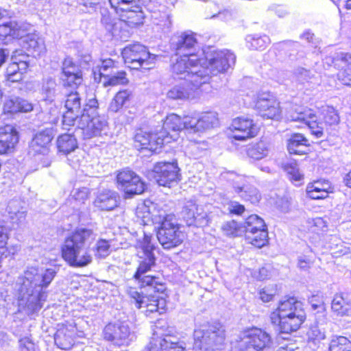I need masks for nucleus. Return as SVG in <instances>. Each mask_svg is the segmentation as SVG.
<instances>
[{
    "mask_svg": "<svg viewBox=\"0 0 351 351\" xmlns=\"http://www.w3.org/2000/svg\"><path fill=\"white\" fill-rule=\"evenodd\" d=\"M56 274L55 268L43 270L38 267H28L23 276L18 279L19 287L16 298L19 307L27 315L38 312L47 300L48 293L46 289Z\"/></svg>",
    "mask_w": 351,
    "mask_h": 351,
    "instance_id": "f257e3e1",
    "label": "nucleus"
},
{
    "mask_svg": "<svg viewBox=\"0 0 351 351\" xmlns=\"http://www.w3.org/2000/svg\"><path fill=\"white\" fill-rule=\"evenodd\" d=\"M96 234L90 229L79 228L67 235L61 246L64 261L75 268L85 267L93 262L90 243Z\"/></svg>",
    "mask_w": 351,
    "mask_h": 351,
    "instance_id": "f03ea898",
    "label": "nucleus"
},
{
    "mask_svg": "<svg viewBox=\"0 0 351 351\" xmlns=\"http://www.w3.org/2000/svg\"><path fill=\"white\" fill-rule=\"evenodd\" d=\"M324 123L317 122V117L312 109L294 105L288 110L286 117L287 121L298 122L302 125H307L313 135L317 138L324 136L325 126H333L339 124L340 121L337 111L332 106H325L322 108Z\"/></svg>",
    "mask_w": 351,
    "mask_h": 351,
    "instance_id": "7ed1b4c3",
    "label": "nucleus"
},
{
    "mask_svg": "<svg viewBox=\"0 0 351 351\" xmlns=\"http://www.w3.org/2000/svg\"><path fill=\"white\" fill-rule=\"evenodd\" d=\"M306 318L304 304L295 298L280 300L277 308L270 314L273 325L282 333H291L300 328Z\"/></svg>",
    "mask_w": 351,
    "mask_h": 351,
    "instance_id": "20e7f679",
    "label": "nucleus"
},
{
    "mask_svg": "<svg viewBox=\"0 0 351 351\" xmlns=\"http://www.w3.org/2000/svg\"><path fill=\"white\" fill-rule=\"evenodd\" d=\"M151 236L144 234L143 240L138 242L137 256L139 258V264L134 275V278L142 287H151L154 291L162 292L163 285L158 282V278L154 276L147 275V273L150 271L156 264V258L153 253L154 246L151 243Z\"/></svg>",
    "mask_w": 351,
    "mask_h": 351,
    "instance_id": "39448f33",
    "label": "nucleus"
},
{
    "mask_svg": "<svg viewBox=\"0 0 351 351\" xmlns=\"http://www.w3.org/2000/svg\"><path fill=\"white\" fill-rule=\"evenodd\" d=\"M243 104L247 108L256 110L265 119H278L281 114L279 102L269 93H247L243 98Z\"/></svg>",
    "mask_w": 351,
    "mask_h": 351,
    "instance_id": "423d86ee",
    "label": "nucleus"
},
{
    "mask_svg": "<svg viewBox=\"0 0 351 351\" xmlns=\"http://www.w3.org/2000/svg\"><path fill=\"white\" fill-rule=\"evenodd\" d=\"M225 337V329L220 323L203 326L194 331V346L202 351L219 350Z\"/></svg>",
    "mask_w": 351,
    "mask_h": 351,
    "instance_id": "0eeeda50",
    "label": "nucleus"
},
{
    "mask_svg": "<svg viewBox=\"0 0 351 351\" xmlns=\"http://www.w3.org/2000/svg\"><path fill=\"white\" fill-rule=\"evenodd\" d=\"M158 223L160 224V226L157 232V238L164 249L173 248L183 242L184 234L180 230L174 215H160Z\"/></svg>",
    "mask_w": 351,
    "mask_h": 351,
    "instance_id": "6e6552de",
    "label": "nucleus"
},
{
    "mask_svg": "<svg viewBox=\"0 0 351 351\" xmlns=\"http://www.w3.org/2000/svg\"><path fill=\"white\" fill-rule=\"evenodd\" d=\"M243 237L245 242L256 248L269 243L267 227L265 221L257 215H251L243 221Z\"/></svg>",
    "mask_w": 351,
    "mask_h": 351,
    "instance_id": "1a4fd4ad",
    "label": "nucleus"
},
{
    "mask_svg": "<svg viewBox=\"0 0 351 351\" xmlns=\"http://www.w3.org/2000/svg\"><path fill=\"white\" fill-rule=\"evenodd\" d=\"M125 63L132 69H150L154 67L156 56L139 43L128 45L122 51Z\"/></svg>",
    "mask_w": 351,
    "mask_h": 351,
    "instance_id": "9d476101",
    "label": "nucleus"
},
{
    "mask_svg": "<svg viewBox=\"0 0 351 351\" xmlns=\"http://www.w3.org/2000/svg\"><path fill=\"white\" fill-rule=\"evenodd\" d=\"M51 129H45L36 133L29 144V154L35 158L42 167L51 164L50 146L53 139Z\"/></svg>",
    "mask_w": 351,
    "mask_h": 351,
    "instance_id": "9b49d317",
    "label": "nucleus"
},
{
    "mask_svg": "<svg viewBox=\"0 0 351 351\" xmlns=\"http://www.w3.org/2000/svg\"><path fill=\"white\" fill-rule=\"evenodd\" d=\"M202 60L197 58L196 54H188L185 56H180L176 59V61L173 63L171 70L174 77L179 79H183L184 81H193L194 78L192 75H197L199 81H201L203 74L207 73L202 71V66H199V62Z\"/></svg>",
    "mask_w": 351,
    "mask_h": 351,
    "instance_id": "f8f14e48",
    "label": "nucleus"
},
{
    "mask_svg": "<svg viewBox=\"0 0 351 351\" xmlns=\"http://www.w3.org/2000/svg\"><path fill=\"white\" fill-rule=\"evenodd\" d=\"M234 55L229 52L213 51L207 53L205 59L200 58L202 60L199 62V66H202L200 69L207 73L209 81L211 75H216L220 72L225 71L230 66V62H234Z\"/></svg>",
    "mask_w": 351,
    "mask_h": 351,
    "instance_id": "ddd939ff",
    "label": "nucleus"
},
{
    "mask_svg": "<svg viewBox=\"0 0 351 351\" xmlns=\"http://www.w3.org/2000/svg\"><path fill=\"white\" fill-rule=\"evenodd\" d=\"M77 127L84 139H90L106 134L108 130V122L104 117L82 114L77 121Z\"/></svg>",
    "mask_w": 351,
    "mask_h": 351,
    "instance_id": "4468645a",
    "label": "nucleus"
},
{
    "mask_svg": "<svg viewBox=\"0 0 351 351\" xmlns=\"http://www.w3.org/2000/svg\"><path fill=\"white\" fill-rule=\"evenodd\" d=\"M112 8L129 25L142 23L143 13L135 0H108Z\"/></svg>",
    "mask_w": 351,
    "mask_h": 351,
    "instance_id": "2eb2a0df",
    "label": "nucleus"
},
{
    "mask_svg": "<svg viewBox=\"0 0 351 351\" xmlns=\"http://www.w3.org/2000/svg\"><path fill=\"white\" fill-rule=\"evenodd\" d=\"M126 293L138 308H145L146 315L156 312L162 314L164 312L165 300L163 298L155 295H144L136 288L131 287L126 289Z\"/></svg>",
    "mask_w": 351,
    "mask_h": 351,
    "instance_id": "dca6fc26",
    "label": "nucleus"
},
{
    "mask_svg": "<svg viewBox=\"0 0 351 351\" xmlns=\"http://www.w3.org/2000/svg\"><path fill=\"white\" fill-rule=\"evenodd\" d=\"M271 344L269 334L261 328L254 327L243 330V351H263Z\"/></svg>",
    "mask_w": 351,
    "mask_h": 351,
    "instance_id": "f3484780",
    "label": "nucleus"
},
{
    "mask_svg": "<svg viewBox=\"0 0 351 351\" xmlns=\"http://www.w3.org/2000/svg\"><path fill=\"white\" fill-rule=\"evenodd\" d=\"M154 180L160 186H169L180 180V169L177 162H158L152 171Z\"/></svg>",
    "mask_w": 351,
    "mask_h": 351,
    "instance_id": "a211bd4d",
    "label": "nucleus"
},
{
    "mask_svg": "<svg viewBox=\"0 0 351 351\" xmlns=\"http://www.w3.org/2000/svg\"><path fill=\"white\" fill-rule=\"evenodd\" d=\"M192 76L195 77L193 79V81H184L180 84L176 85L170 88L167 93V97L173 100H184L193 98L195 95V92L199 87L202 84L208 82V75L205 74L201 75V81H199L195 74Z\"/></svg>",
    "mask_w": 351,
    "mask_h": 351,
    "instance_id": "6ab92c4d",
    "label": "nucleus"
},
{
    "mask_svg": "<svg viewBox=\"0 0 351 351\" xmlns=\"http://www.w3.org/2000/svg\"><path fill=\"white\" fill-rule=\"evenodd\" d=\"M103 335L105 340L117 347L128 346L133 337L128 325L122 322L107 324L104 328Z\"/></svg>",
    "mask_w": 351,
    "mask_h": 351,
    "instance_id": "aec40b11",
    "label": "nucleus"
},
{
    "mask_svg": "<svg viewBox=\"0 0 351 351\" xmlns=\"http://www.w3.org/2000/svg\"><path fill=\"white\" fill-rule=\"evenodd\" d=\"M118 188L124 191L128 197L143 193L145 184L134 171L128 169L121 171L117 176Z\"/></svg>",
    "mask_w": 351,
    "mask_h": 351,
    "instance_id": "412c9836",
    "label": "nucleus"
},
{
    "mask_svg": "<svg viewBox=\"0 0 351 351\" xmlns=\"http://www.w3.org/2000/svg\"><path fill=\"white\" fill-rule=\"evenodd\" d=\"M64 95V107L66 111L62 115V121L64 129H67L66 127L73 125L82 114V97L77 91H71Z\"/></svg>",
    "mask_w": 351,
    "mask_h": 351,
    "instance_id": "4be33fe9",
    "label": "nucleus"
},
{
    "mask_svg": "<svg viewBox=\"0 0 351 351\" xmlns=\"http://www.w3.org/2000/svg\"><path fill=\"white\" fill-rule=\"evenodd\" d=\"M136 143H138L141 149L156 151L158 146L171 143V137L166 131L156 130L154 132L147 133L143 130L136 132L134 136Z\"/></svg>",
    "mask_w": 351,
    "mask_h": 351,
    "instance_id": "5701e85b",
    "label": "nucleus"
},
{
    "mask_svg": "<svg viewBox=\"0 0 351 351\" xmlns=\"http://www.w3.org/2000/svg\"><path fill=\"white\" fill-rule=\"evenodd\" d=\"M28 56L23 53L22 50H14L11 56L12 62L6 69L8 81L17 82L23 79V73H26L29 66Z\"/></svg>",
    "mask_w": 351,
    "mask_h": 351,
    "instance_id": "b1692460",
    "label": "nucleus"
},
{
    "mask_svg": "<svg viewBox=\"0 0 351 351\" xmlns=\"http://www.w3.org/2000/svg\"><path fill=\"white\" fill-rule=\"evenodd\" d=\"M171 47L177 55L195 54L194 51L197 47V40L191 32H180L172 37Z\"/></svg>",
    "mask_w": 351,
    "mask_h": 351,
    "instance_id": "393cba45",
    "label": "nucleus"
},
{
    "mask_svg": "<svg viewBox=\"0 0 351 351\" xmlns=\"http://www.w3.org/2000/svg\"><path fill=\"white\" fill-rule=\"evenodd\" d=\"M190 125L192 132H205L217 127L219 125L218 114L216 112H203L197 117H190V121L186 123Z\"/></svg>",
    "mask_w": 351,
    "mask_h": 351,
    "instance_id": "a878e982",
    "label": "nucleus"
},
{
    "mask_svg": "<svg viewBox=\"0 0 351 351\" xmlns=\"http://www.w3.org/2000/svg\"><path fill=\"white\" fill-rule=\"evenodd\" d=\"M156 327L157 330L154 331V335L156 337L152 339L149 346L145 348L144 351H185L182 343L172 341L169 336H166L164 338L158 337L162 334L158 329V326Z\"/></svg>",
    "mask_w": 351,
    "mask_h": 351,
    "instance_id": "bb28decb",
    "label": "nucleus"
},
{
    "mask_svg": "<svg viewBox=\"0 0 351 351\" xmlns=\"http://www.w3.org/2000/svg\"><path fill=\"white\" fill-rule=\"evenodd\" d=\"M5 11L0 8V19L4 16ZM25 34V30L15 21L0 25V45L7 44L15 38H21Z\"/></svg>",
    "mask_w": 351,
    "mask_h": 351,
    "instance_id": "cd10ccee",
    "label": "nucleus"
},
{
    "mask_svg": "<svg viewBox=\"0 0 351 351\" xmlns=\"http://www.w3.org/2000/svg\"><path fill=\"white\" fill-rule=\"evenodd\" d=\"M189 121H190V116H185L182 120L180 116L171 114L167 116L162 127L159 131H166L167 134L170 136L171 141L177 137L176 132L182 129L190 130V125L186 123Z\"/></svg>",
    "mask_w": 351,
    "mask_h": 351,
    "instance_id": "c85d7f7f",
    "label": "nucleus"
},
{
    "mask_svg": "<svg viewBox=\"0 0 351 351\" xmlns=\"http://www.w3.org/2000/svg\"><path fill=\"white\" fill-rule=\"evenodd\" d=\"M161 214L167 213L164 210H156V205L150 201L139 204L136 208V216L143 225L149 222L158 223L159 215Z\"/></svg>",
    "mask_w": 351,
    "mask_h": 351,
    "instance_id": "c756f323",
    "label": "nucleus"
},
{
    "mask_svg": "<svg viewBox=\"0 0 351 351\" xmlns=\"http://www.w3.org/2000/svg\"><path fill=\"white\" fill-rule=\"evenodd\" d=\"M19 142V134L14 126L6 125L0 128V154H5L13 152Z\"/></svg>",
    "mask_w": 351,
    "mask_h": 351,
    "instance_id": "7c9ffc66",
    "label": "nucleus"
},
{
    "mask_svg": "<svg viewBox=\"0 0 351 351\" xmlns=\"http://www.w3.org/2000/svg\"><path fill=\"white\" fill-rule=\"evenodd\" d=\"M119 195L115 191L104 190L97 196L94 204L101 210H112L118 206Z\"/></svg>",
    "mask_w": 351,
    "mask_h": 351,
    "instance_id": "2f4dec72",
    "label": "nucleus"
},
{
    "mask_svg": "<svg viewBox=\"0 0 351 351\" xmlns=\"http://www.w3.org/2000/svg\"><path fill=\"white\" fill-rule=\"evenodd\" d=\"M340 62L344 69L341 70L337 75L338 80L344 85L351 86V54L341 53L335 58V63L337 64Z\"/></svg>",
    "mask_w": 351,
    "mask_h": 351,
    "instance_id": "473e14b6",
    "label": "nucleus"
},
{
    "mask_svg": "<svg viewBox=\"0 0 351 351\" xmlns=\"http://www.w3.org/2000/svg\"><path fill=\"white\" fill-rule=\"evenodd\" d=\"M308 140L300 133L292 134L288 140L287 149L291 154L302 155L306 153Z\"/></svg>",
    "mask_w": 351,
    "mask_h": 351,
    "instance_id": "72a5a7b5",
    "label": "nucleus"
},
{
    "mask_svg": "<svg viewBox=\"0 0 351 351\" xmlns=\"http://www.w3.org/2000/svg\"><path fill=\"white\" fill-rule=\"evenodd\" d=\"M60 93V86L54 78L47 77L43 80L40 89L42 99L51 103Z\"/></svg>",
    "mask_w": 351,
    "mask_h": 351,
    "instance_id": "f704fd0d",
    "label": "nucleus"
},
{
    "mask_svg": "<svg viewBox=\"0 0 351 351\" xmlns=\"http://www.w3.org/2000/svg\"><path fill=\"white\" fill-rule=\"evenodd\" d=\"M332 192L331 186L328 181H317L306 188L308 196L313 199H324Z\"/></svg>",
    "mask_w": 351,
    "mask_h": 351,
    "instance_id": "c9c22d12",
    "label": "nucleus"
},
{
    "mask_svg": "<svg viewBox=\"0 0 351 351\" xmlns=\"http://www.w3.org/2000/svg\"><path fill=\"white\" fill-rule=\"evenodd\" d=\"M74 332L66 328H61L57 330L54 335L56 345L62 350H69L74 344Z\"/></svg>",
    "mask_w": 351,
    "mask_h": 351,
    "instance_id": "e433bc0d",
    "label": "nucleus"
},
{
    "mask_svg": "<svg viewBox=\"0 0 351 351\" xmlns=\"http://www.w3.org/2000/svg\"><path fill=\"white\" fill-rule=\"evenodd\" d=\"M269 153V144L264 140L250 144L246 148L247 156L252 159L261 160Z\"/></svg>",
    "mask_w": 351,
    "mask_h": 351,
    "instance_id": "4c0bfd02",
    "label": "nucleus"
},
{
    "mask_svg": "<svg viewBox=\"0 0 351 351\" xmlns=\"http://www.w3.org/2000/svg\"><path fill=\"white\" fill-rule=\"evenodd\" d=\"M57 147L60 152L66 155L77 147V140L72 134H62L58 138Z\"/></svg>",
    "mask_w": 351,
    "mask_h": 351,
    "instance_id": "58836bf2",
    "label": "nucleus"
},
{
    "mask_svg": "<svg viewBox=\"0 0 351 351\" xmlns=\"http://www.w3.org/2000/svg\"><path fill=\"white\" fill-rule=\"evenodd\" d=\"M331 310L337 316H351V305L340 295L334 296L331 302Z\"/></svg>",
    "mask_w": 351,
    "mask_h": 351,
    "instance_id": "ea45409f",
    "label": "nucleus"
},
{
    "mask_svg": "<svg viewBox=\"0 0 351 351\" xmlns=\"http://www.w3.org/2000/svg\"><path fill=\"white\" fill-rule=\"evenodd\" d=\"M24 47L34 56H40L45 51L44 41L36 36H27L24 40Z\"/></svg>",
    "mask_w": 351,
    "mask_h": 351,
    "instance_id": "a19ab883",
    "label": "nucleus"
},
{
    "mask_svg": "<svg viewBox=\"0 0 351 351\" xmlns=\"http://www.w3.org/2000/svg\"><path fill=\"white\" fill-rule=\"evenodd\" d=\"M182 217L189 226L196 225L197 221L200 218L198 208L193 201H189L184 205L182 211Z\"/></svg>",
    "mask_w": 351,
    "mask_h": 351,
    "instance_id": "79ce46f5",
    "label": "nucleus"
},
{
    "mask_svg": "<svg viewBox=\"0 0 351 351\" xmlns=\"http://www.w3.org/2000/svg\"><path fill=\"white\" fill-rule=\"evenodd\" d=\"M246 46L252 49L263 50L270 43L271 40L267 35L252 34L245 38Z\"/></svg>",
    "mask_w": 351,
    "mask_h": 351,
    "instance_id": "37998d69",
    "label": "nucleus"
},
{
    "mask_svg": "<svg viewBox=\"0 0 351 351\" xmlns=\"http://www.w3.org/2000/svg\"><path fill=\"white\" fill-rule=\"evenodd\" d=\"M102 83L104 86L124 85L128 83V80L126 77V73L124 71L119 70L117 67L110 75H108L106 79H104Z\"/></svg>",
    "mask_w": 351,
    "mask_h": 351,
    "instance_id": "c03bdc74",
    "label": "nucleus"
},
{
    "mask_svg": "<svg viewBox=\"0 0 351 351\" xmlns=\"http://www.w3.org/2000/svg\"><path fill=\"white\" fill-rule=\"evenodd\" d=\"M101 23L105 27L106 30L112 36H116L118 23L117 20L112 17L109 11L107 9L101 10Z\"/></svg>",
    "mask_w": 351,
    "mask_h": 351,
    "instance_id": "a18cd8bd",
    "label": "nucleus"
},
{
    "mask_svg": "<svg viewBox=\"0 0 351 351\" xmlns=\"http://www.w3.org/2000/svg\"><path fill=\"white\" fill-rule=\"evenodd\" d=\"M131 93L127 90L118 92L109 106V110L113 112H118L130 100Z\"/></svg>",
    "mask_w": 351,
    "mask_h": 351,
    "instance_id": "49530a36",
    "label": "nucleus"
},
{
    "mask_svg": "<svg viewBox=\"0 0 351 351\" xmlns=\"http://www.w3.org/2000/svg\"><path fill=\"white\" fill-rule=\"evenodd\" d=\"M260 130V126L250 119H243V141L255 137Z\"/></svg>",
    "mask_w": 351,
    "mask_h": 351,
    "instance_id": "de8ad7c7",
    "label": "nucleus"
},
{
    "mask_svg": "<svg viewBox=\"0 0 351 351\" xmlns=\"http://www.w3.org/2000/svg\"><path fill=\"white\" fill-rule=\"evenodd\" d=\"M249 273L252 277L258 280H265L269 279L273 275V267L269 264H265L258 271H252L250 268L245 269V274L247 276Z\"/></svg>",
    "mask_w": 351,
    "mask_h": 351,
    "instance_id": "09e8293b",
    "label": "nucleus"
},
{
    "mask_svg": "<svg viewBox=\"0 0 351 351\" xmlns=\"http://www.w3.org/2000/svg\"><path fill=\"white\" fill-rule=\"evenodd\" d=\"M307 336L309 342H313L315 344L320 342L326 338V330L324 326L313 324L310 327Z\"/></svg>",
    "mask_w": 351,
    "mask_h": 351,
    "instance_id": "8fccbe9b",
    "label": "nucleus"
},
{
    "mask_svg": "<svg viewBox=\"0 0 351 351\" xmlns=\"http://www.w3.org/2000/svg\"><path fill=\"white\" fill-rule=\"evenodd\" d=\"M284 169L289 176V179L293 182H299L303 179V174L300 171L298 164L295 161H291L284 165ZM295 184H298L295 183Z\"/></svg>",
    "mask_w": 351,
    "mask_h": 351,
    "instance_id": "3c124183",
    "label": "nucleus"
},
{
    "mask_svg": "<svg viewBox=\"0 0 351 351\" xmlns=\"http://www.w3.org/2000/svg\"><path fill=\"white\" fill-rule=\"evenodd\" d=\"M330 351H351V341L345 337H338L332 340Z\"/></svg>",
    "mask_w": 351,
    "mask_h": 351,
    "instance_id": "603ef678",
    "label": "nucleus"
},
{
    "mask_svg": "<svg viewBox=\"0 0 351 351\" xmlns=\"http://www.w3.org/2000/svg\"><path fill=\"white\" fill-rule=\"evenodd\" d=\"M227 135L230 139L241 140V119L239 117L233 119L228 128Z\"/></svg>",
    "mask_w": 351,
    "mask_h": 351,
    "instance_id": "864d4df0",
    "label": "nucleus"
},
{
    "mask_svg": "<svg viewBox=\"0 0 351 351\" xmlns=\"http://www.w3.org/2000/svg\"><path fill=\"white\" fill-rule=\"evenodd\" d=\"M110 245L106 239H99L97 241L95 247V255L98 258H106L110 254Z\"/></svg>",
    "mask_w": 351,
    "mask_h": 351,
    "instance_id": "5fc2aeb1",
    "label": "nucleus"
},
{
    "mask_svg": "<svg viewBox=\"0 0 351 351\" xmlns=\"http://www.w3.org/2000/svg\"><path fill=\"white\" fill-rule=\"evenodd\" d=\"M117 68V66L112 59L108 58L102 60L99 70L101 79H106V77L108 75H110L112 72H113Z\"/></svg>",
    "mask_w": 351,
    "mask_h": 351,
    "instance_id": "6e6d98bb",
    "label": "nucleus"
},
{
    "mask_svg": "<svg viewBox=\"0 0 351 351\" xmlns=\"http://www.w3.org/2000/svg\"><path fill=\"white\" fill-rule=\"evenodd\" d=\"M98 101L95 95L93 93L86 99L84 108L82 114L87 113L88 115H98L97 112Z\"/></svg>",
    "mask_w": 351,
    "mask_h": 351,
    "instance_id": "4d7b16f0",
    "label": "nucleus"
},
{
    "mask_svg": "<svg viewBox=\"0 0 351 351\" xmlns=\"http://www.w3.org/2000/svg\"><path fill=\"white\" fill-rule=\"evenodd\" d=\"M222 230L227 236L237 237L239 236L241 227L237 221L232 220L226 223L222 226Z\"/></svg>",
    "mask_w": 351,
    "mask_h": 351,
    "instance_id": "13d9d810",
    "label": "nucleus"
},
{
    "mask_svg": "<svg viewBox=\"0 0 351 351\" xmlns=\"http://www.w3.org/2000/svg\"><path fill=\"white\" fill-rule=\"evenodd\" d=\"M64 78L63 79L64 86H69L72 88H77L82 82V73H75L74 75H64Z\"/></svg>",
    "mask_w": 351,
    "mask_h": 351,
    "instance_id": "bf43d9fd",
    "label": "nucleus"
},
{
    "mask_svg": "<svg viewBox=\"0 0 351 351\" xmlns=\"http://www.w3.org/2000/svg\"><path fill=\"white\" fill-rule=\"evenodd\" d=\"M245 195H243L246 201H250L252 204H256L259 202L261 195L258 190L253 186H250L244 190Z\"/></svg>",
    "mask_w": 351,
    "mask_h": 351,
    "instance_id": "052dcab7",
    "label": "nucleus"
},
{
    "mask_svg": "<svg viewBox=\"0 0 351 351\" xmlns=\"http://www.w3.org/2000/svg\"><path fill=\"white\" fill-rule=\"evenodd\" d=\"M315 317L314 324L325 326L328 323L326 307H319V309L313 311Z\"/></svg>",
    "mask_w": 351,
    "mask_h": 351,
    "instance_id": "680f3d73",
    "label": "nucleus"
},
{
    "mask_svg": "<svg viewBox=\"0 0 351 351\" xmlns=\"http://www.w3.org/2000/svg\"><path fill=\"white\" fill-rule=\"evenodd\" d=\"M14 202H10L8 206V212L10 215V218L13 223L16 224H21L23 223L26 218V211L25 210H18L16 212L12 211L11 207L12 204Z\"/></svg>",
    "mask_w": 351,
    "mask_h": 351,
    "instance_id": "e2e57ef3",
    "label": "nucleus"
},
{
    "mask_svg": "<svg viewBox=\"0 0 351 351\" xmlns=\"http://www.w3.org/2000/svg\"><path fill=\"white\" fill-rule=\"evenodd\" d=\"M19 97H14L6 100L3 106V110L6 113L19 112Z\"/></svg>",
    "mask_w": 351,
    "mask_h": 351,
    "instance_id": "0e129e2a",
    "label": "nucleus"
},
{
    "mask_svg": "<svg viewBox=\"0 0 351 351\" xmlns=\"http://www.w3.org/2000/svg\"><path fill=\"white\" fill-rule=\"evenodd\" d=\"M313 258L307 254H302L298 258V267L300 269L306 270L313 263Z\"/></svg>",
    "mask_w": 351,
    "mask_h": 351,
    "instance_id": "69168bd1",
    "label": "nucleus"
},
{
    "mask_svg": "<svg viewBox=\"0 0 351 351\" xmlns=\"http://www.w3.org/2000/svg\"><path fill=\"white\" fill-rule=\"evenodd\" d=\"M295 75L297 77L298 81L302 83L308 82L311 78V72L304 68H298L295 71Z\"/></svg>",
    "mask_w": 351,
    "mask_h": 351,
    "instance_id": "338daca9",
    "label": "nucleus"
},
{
    "mask_svg": "<svg viewBox=\"0 0 351 351\" xmlns=\"http://www.w3.org/2000/svg\"><path fill=\"white\" fill-rule=\"evenodd\" d=\"M308 302L311 304L313 311L319 309V307H326L323 298L318 295H312L308 299Z\"/></svg>",
    "mask_w": 351,
    "mask_h": 351,
    "instance_id": "774afa93",
    "label": "nucleus"
}]
</instances>
